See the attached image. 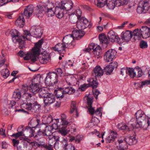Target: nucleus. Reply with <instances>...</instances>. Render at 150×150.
Instances as JSON below:
<instances>
[{
    "instance_id": "1",
    "label": "nucleus",
    "mask_w": 150,
    "mask_h": 150,
    "mask_svg": "<svg viewBox=\"0 0 150 150\" xmlns=\"http://www.w3.org/2000/svg\"><path fill=\"white\" fill-rule=\"evenodd\" d=\"M43 41V40L41 39L36 43L35 47L32 49L31 52L27 53L25 54V56L24 57V59L28 60L30 59L33 62L36 61L37 60V56L40 54V48L41 47Z\"/></svg>"
},
{
    "instance_id": "2",
    "label": "nucleus",
    "mask_w": 150,
    "mask_h": 150,
    "mask_svg": "<svg viewBox=\"0 0 150 150\" xmlns=\"http://www.w3.org/2000/svg\"><path fill=\"white\" fill-rule=\"evenodd\" d=\"M135 116L137 121V124H135V127L136 128H144L146 126H148L150 125V122L147 120L146 122V120L148 118L144 113L142 110H139L135 113Z\"/></svg>"
},
{
    "instance_id": "3",
    "label": "nucleus",
    "mask_w": 150,
    "mask_h": 150,
    "mask_svg": "<svg viewBox=\"0 0 150 150\" xmlns=\"http://www.w3.org/2000/svg\"><path fill=\"white\" fill-rule=\"evenodd\" d=\"M21 107L26 109L27 110H30L32 112H36L39 111L41 105L37 102L32 104L30 103H23L21 105Z\"/></svg>"
},
{
    "instance_id": "4",
    "label": "nucleus",
    "mask_w": 150,
    "mask_h": 150,
    "mask_svg": "<svg viewBox=\"0 0 150 150\" xmlns=\"http://www.w3.org/2000/svg\"><path fill=\"white\" fill-rule=\"evenodd\" d=\"M149 10L150 13V5L149 2L146 1H142L138 3L137 8V12L139 14L144 11Z\"/></svg>"
},
{
    "instance_id": "5",
    "label": "nucleus",
    "mask_w": 150,
    "mask_h": 150,
    "mask_svg": "<svg viewBox=\"0 0 150 150\" xmlns=\"http://www.w3.org/2000/svg\"><path fill=\"white\" fill-rule=\"evenodd\" d=\"M2 54L3 55V57H0V68L2 66H4V69H2L1 71V75L5 79L9 75V71L7 68V65L6 64H4V63L6 61L4 57V54H3L2 51Z\"/></svg>"
},
{
    "instance_id": "6",
    "label": "nucleus",
    "mask_w": 150,
    "mask_h": 150,
    "mask_svg": "<svg viewBox=\"0 0 150 150\" xmlns=\"http://www.w3.org/2000/svg\"><path fill=\"white\" fill-rule=\"evenodd\" d=\"M40 121L38 119H37L36 120H35L33 122L30 121L28 124L29 126L30 125V126H26L25 127L26 130H29L30 133V134L29 135V137H33L35 139V132L33 129V128H36L37 127L38 124L39 123Z\"/></svg>"
},
{
    "instance_id": "7",
    "label": "nucleus",
    "mask_w": 150,
    "mask_h": 150,
    "mask_svg": "<svg viewBox=\"0 0 150 150\" xmlns=\"http://www.w3.org/2000/svg\"><path fill=\"white\" fill-rule=\"evenodd\" d=\"M117 52L114 50L110 49L105 52L104 55V59L106 62L112 61L116 58Z\"/></svg>"
},
{
    "instance_id": "8",
    "label": "nucleus",
    "mask_w": 150,
    "mask_h": 150,
    "mask_svg": "<svg viewBox=\"0 0 150 150\" xmlns=\"http://www.w3.org/2000/svg\"><path fill=\"white\" fill-rule=\"evenodd\" d=\"M76 25L78 28L81 30L84 29L88 26L90 28L91 26L90 22L88 20L83 17L81 18L80 19L78 20Z\"/></svg>"
},
{
    "instance_id": "9",
    "label": "nucleus",
    "mask_w": 150,
    "mask_h": 150,
    "mask_svg": "<svg viewBox=\"0 0 150 150\" xmlns=\"http://www.w3.org/2000/svg\"><path fill=\"white\" fill-rule=\"evenodd\" d=\"M57 78L58 75L56 73L53 71L49 72L46 78L45 83L47 84H50V82L48 81V79H50L51 83L53 85L55 84L58 82Z\"/></svg>"
},
{
    "instance_id": "10",
    "label": "nucleus",
    "mask_w": 150,
    "mask_h": 150,
    "mask_svg": "<svg viewBox=\"0 0 150 150\" xmlns=\"http://www.w3.org/2000/svg\"><path fill=\"white\" fill-rule=\"evenodd\" d=\"M74 39L71 35L69 34L64 37L62 40V42L66 45V48H72L75 45L74 42L72 41Z\"/></svg>"
},
{
    "instance_id": "11",
    "label": "nucleus",
    "mask_w": 150,
    "mask_h": 150,
    "mask_svg": "<svg viewBox=\"0 0 150 150\" xmlns=\"http://www.w3.org/2000/svg\"><path fill=\"white\" fill-rule=\"evenodd\" d=\"M31 34L28 31L26 30L23 36L21 35L20 39L16 41L18 42L19 44V47L20 49H23L25 47V41L24 39L26 38L27 40H30V37Z\"/></svg>"
},
{
    "instance_id": "12",
    "label": "nucleus",
    "mask_w": 150,
    "mask_h": 150,
    "mask_svg": "<svg viewBox=\"0 0 150 150\" xmlns=\"http://www.w3.org/2000/svg\"><path fill=\"white\" fill-rule=\"evenodd\" d=\"M55 100V95L50 93L44 98L43 101L45 106H49L54 103Z\"/></svg>"
},
{
    "instance_id": "13",
    "label": "nucleus",
    "mask_w": 150,
    "mask_h": 150,
    "mask_svg": "<svg viewBox=\"0 0 150 150\" xmlns=\"http://www.w3.org/2000/svg\"><path fill=\"white\" fill-rule=\"evenodd\" d=\"M74 6V3L71 0L63 1H61V7L66 11L73 9Z\"/></svg>"
},
{
    "instance_id": "14",
    "label": "nucleus",
    "mask_w": 150,
    "mask_h": 150,
    "mask_svg": "<svg viewBox=\"0 0 150 150\" xmlns=\"http://www.w3.org/2000/svg\"><path fill=\"white\" fill-rule=\"evenodd\" d=\"M125 138L119 139L115 143L117 150H124L127 149V145Z\"/></svg>"
},
{
    "instance_id": "15",
    "label": "nucleus",
    "mask_w": 150,
    "mask_h": 150,
    "mask_svg": "<svg viewBox=\"0 0 150 150\" xmlns=\"http://www.w3.org/2000/svg\"><path fill=\"white\" fill-rule=\"evenodd\" d=\"M107 36L109 40L112 42L116 41L117 43H119L120 38L117 35V34L113 30H110L108 32Z\"/></svg>"
},
{
    "instance_id": "16",
    "label": "nucleus",
    "mask_w": 150,
    "mask_h": 150,
    "mask_svg": "<svg viewBox=\"0 0 150 150\" xmlns=\"http://www.w3.org/2000/svg\"><path fill=\"white\" fill-rule=\"evenodd\" d=\"M45 7V13H46L48 17H51L55 14L54 11L52 10L54 7V4L52 3H48L46 5H44Z\"/></svg>"
},
{
    "instance_id": "17",
    "label": "nucleus",
    "mask_w": 150,
    "mask_h": 150,
    "mask_svg": "<svg viewBox=\"0 0 150 150\" xmlns=\"http://www.w3.org/2000/svg\"><path fill=\"white\" fill-rule=\"evenodd\" d=\"M30 31L33 36L36 38H40L42 35L41 29L39 27H33L31 28Z\"/></svg>"
},
{
    "instance_id": "18",
    "label": "nucleus",
    "mask_w": 150,
    "mask_h": 150,
    "mask_svg": "<svg viewBox=\"0 0 150 150\" xmlns=\"http://www.w3.org/2000/svg\"><path fill=\"white\" fill-rule=\"evenodd\" d=\"M9 32L12 37V40L14 42H16V41L20 39L21 36H19V33L17 30L13 29L10 31L8 30L6 31V34L8 35Z\"/></svg>"
},
{
    "instance_id": "19",
    "label": "nucleus",
    "mask_w": 150,
    "mask_h": 150,
    "mask_svg": "<svg viewBox=\"0 0 150 150\" xmlns=\"http://www.w3.org/2000/svg\"><path fill=\"white\" fill-rule=\"evenodd\" d=\"M85 34L84 32L80 29L79 30H73L71 34L72 37L73 39H79L83 37Z\"/></svg>"
},
{
    "instance_id": "20",
    "label": "nucleus",
    "mask_w": 150,
    "mask_h": 150,
    "mask_svg": "<svg viewBox=\"0 0 150 150\" xmlns=\"http://www.w3.org/2000/svg\"><path fill=\"white\" fill-rule=\"evenodd\" d=\"M45 8L44 5L40 6L35 10L33 14L39 18L42 17L45 13Z\"/></svg>"
},
{
    "instance_id": "21",
    "label": "nucleus",
    "mask_w": 150,
    "mask_h": 150,
    "mask_svg": "<svg viewBox=\"0 0 150 150\" xmlns=\"http://www.w3.org/2000/svg\"><path fill=\"white\" fill-rule=\"evenodd\" d=\"M34 11L33 6L29 5L25 8L23 14L26 18H29L32 15Z\"/></svg>"
},
{
    "instance_id": "22",
    "label": "nucleus",
    "mask_w": 150,
    "mask_h": 150,
    "mask_svg": "<svg viewBox=\"0 0 150 150\" xmlns=\"http://www.w3.org/2000/svg\"><path fill=\"white\" fill-rule=\"evenodd\" d=\"M103 72L100 66H97L93 70L92 74L96 78L100 77L103 75Z\"/></svg>"
},
{
    "instance_id": "23",
    "label": "nucleus",
    "mask_w": 150,
    "mask_h": 150,
    "mask_svg": "<svg viewBox=\"0 0 150 150\" xmlns=\"http://www.w3.org/2000/svg\"><path fill=\"white\" fill-rule=\"evenodd\" d=\"M140 30L142 33V38L145 39L149 38L150 36V28L147 26H142Z\"/></svg>"
},
{
    "instance_id": "24",
    "label": "nucleus",
    "mask_w": 150,
    "mask_h": 150,
    "mask_svg": "<svg viewBox=\"0 0 150 150\" xmlns=\"http://www.w3.org/2000/svg\"><path fill=\"white\" fill-rule=\"evenodd\" d=\"M66 48V45L64 44L62 42V43H59L57 44L54 47H52V49L55 51L59 52L63 51H65Z\"/></svg>"
},
{
    "instance_id": "25",
    "label": "nucleus",
    "mask_w": 150,
    "mask_h": 150,
    "mask_svg": "<svg viewBox=\"0 0 150 150\" xmlns=\"http://www.w3.org/2000/svg\"><path fill=\"white\" fill-rule=\"evenodd\" d=\"M117 127L119 129L122 130H125L126 131H129L131 130H132L135 127V124H131V126L129 127L126 125L123 124H119L117 125Z\"/></svg>"
},
{
    "instance_id": "26",
    "label": "nucleus",
    "mask_w": 150,
    "mask_h": 150,
    "mask_svg": "<svg viewBox=\"0 0 150 150\" xmlns=\"http://www.w3.org/2000/svg\"><path fill=\"white\" fill-rule=\"evenodd\" d=\"M117 133L115 132L111 131L110 135L105 139V141L107 143H109L114 142L117 137Z\"/></svg>"
},
{
    "instance_id": "27",
    "label": "nucleus",
    "mask_w": 150,
    "mask_h": 150,
    "mask_svg": "<svg viewBox=\"0 0 150 150\" xmlns=\"http://www.w3.org/2000/svg\"><path fill=\"white\" fill-rule=\"evenodd\" d=\"M38 93H39V97L40 98H44L50 93L48 92V88L44 87L40 88Z\"/></svg>"
},
{
    "instance_id": "28",
    "label": "nucleus",
    "mask_w": 150,
    "mask_h": 150,
    "mask_svg": "<svg viewBox=\"0 0 150 150\" xmlns=\"http://www.w3.org/2000/svg\"><path fill=\"white\" fill-rule=\"evenodd\" d=\"M64 10L61 6L60 7L56 6L55 7L54 13L57 17L60 18L63 16Z\"/></svg>"
},
{
    "instance_id": "29",
    "label": "nucleus",
    "mask_w": 150,
    "mask_h": 150,
    "mask_svg": "<svg viewBox=\"0 0 150 150\" xmlns=\"http://www.w3.org/2000/svg\"><path fill=\"white\" fill-rule=\"evenodd\" d=\"M133 36L130 31L127 30L121 35V39L123 41H129Z\"/></svg>"
},
{
    "instance_id": "30",
    "label": "nucleus",
    "mask_w": 150,
    "mask_h": 150,
    "mask_svg": "<svg viewBox=\"0 0 150 150\" xmlns=\"http://www.w3.org/2000/svg\"><path fill=\"white\" fill-rule=\"evenodd\" d=\"M99 41L102 44L107 46L109 43V40L108 39L106 36L104 34H100L99 35Z\"/></svg>"
},
{
    "instance_id": "31",
    "label": "nucleus",
    "mask_w": 150,
    "mask_h": 150,
    "mask_svg": "<svg viewBox=\"0 0 150 150\" xmlns=\"http://www.w3.org/2000/svg\"><path fill=\"white\" fill-rule=\"evenodd\" d=\"M40 56L39 57L37 56V59H38L39 61L41 64H46L49 61V56L48 55L41 54L40 55Z\"/></svg>"
},
{
    "instance_id": "32",
    "label": "nucleus",
    "mask_w": 150,
    "mask_h": 150,
    "mask_svg": "<svg viewBox=\"0 0 150 150\" xmlns=\"http://www.w3.org/2000/svg\"><path fill=\"white\" fill-rule=\"evenodd\" d=\"M54 93L57 98L60 100L62 99L64 97V94L63 91V89L60 87L57 88V90L54 91Z\"/></svg>"
},
{
    "instance_id": "33",
    "label": "nucleus",
    "mask_w": 150,
    "mask_h": 150,
    "mask_svg": "<svg viewBox=\"0 0 150 150\" xmlns=\"http://www.w3.org/2000/svg\"><path fill=\"white\" fill-rule=\"evenodd\" d=\"M137 71V69L129 67L127 68L126 74L129 75L131 78H133L136 76Z\"/></svg>"
},
{
    "instance_id": "34",
    "label": "nucleus",
    "mask_w": 150,
    "mask_h": 150,
    "mask_svg": "<svg viewBox=\"0 0 150 150\" xmlns=\"http://www.w3.org/2000/svg\"><path fill=\"white\" fill-rule=\"evenodd\" d=\"M93 54L96 57L98 58L100 57L102 54L101 49L100 47L98 45H96V47L93 51Z\"/></svg>"
},
{
    "instance_id": "35",
    "label": "nucleus",
    "mask_w": 150,
    "mask_h": 150,
    "mask_svg": "<svg viewBox=\"0 0 150 150\" xmlns=\"http://www.w3.org/2000/svg\"><path fill=\"white\" fill-rule=\"evenodd\" d=\"M133 34L132 35L134 36V38L135 40H140L142 37V33L140 30V29H137L135 30L133 33Z\"/></svg>"
},
{
    "instance_id": "36",
    "label": "nucleus",
    "mask_w": 150,
    "mask_h": 150,
    "mask_svg": "<svg viewBox=\"0 0 150 150\" xmlns=\"http://www.w3.org/2000/svg\"><path fill=\"white\" fill-rule=\"evenodd\" d=\"M127 144L129 145H132L136 144L137 142L136 137L134 136H132L125 138Z\"/></svg>"
},
{
    "instance_id": "37",
    "label": "nucleus",
    "mask_w": 150,
    "mask_h": 150,
    "mask_svg": "<svg viewBox=\"0 0 150 150\" xmlns=\"http://www.w3.org/2000/svg\"><path fill=\"white\" fill-rule=\"evenodd\" d=\"M40 88L39 85L31 84L30 85L29 90L30 92L35 94L38 93Z\"/></svg>"
},
{
    "instance_id": "38",
    "label": "nucleus",
    "mask_w": 150,
    "mask_h": 150,
    "mask_svg": "<svg viewBox=\"0 0 150 150\" xmlns=\"http://www.w3.org/2000/svg\"><path fill=\"white\" fill-rule=\"evenodd\" d=\"M47 135H49V134H47V132H44L38 130L37 133L35 134V139L37 140H38L42 137Z\"/></svg>"
},
{
    "instance_id": "39",
    "label": "nucleus",
    "mask_w": 150,
    "mask_h": 150,
    "mask_svg": "<svg viewBox=\"0 0 150 150\" xmlns=\"http://www.w3.org/2000/svg\"><path fill=\"white\" fill-rule=\"evenodd\" d=\"M63 89L64 94H71L74 93L75 91L74 89L72 87L70 86L64 88Z\"/></svg>"
},
{
    "instance_id": "40",
    "label": "nucleus",
    "mask_w": 150,
    "mask_h": 150,
    "mask_svg": "<svg viewBox=\"0 0 150 150\" xmlns=\"http://www.w3.org/2000/svg\"><path fill=\"white\" fill-rule=\"evenodd\" d=\"M83 138L82 135H78L76 137H71L70 139V141H72L74 140L75 142L77 143H80V141L82 140Z\"/></svg>"
},
{
    "instance_id": "41",
    "label": "nucleus",
    "mask_w": 150,
    "mask_h": 150,
    "mask_svg": "<svg viewBox=\"0 0 150 150\" xmlns=\"http://www.w3.org/2000/svg\"><path fill=\"white\" fill-rule=\"evenodd\" d=\"M67 83L69 86L73 84V80L75 79L73 76L70 75L65 76L64 78Z\"/></svg>"
},
{
    "instance_id": "42",
    "label": "nucleus",
    "mask_w": 150,
    "mask_h": 150,
    "mask_svg": "<svg viewBox=\"0 0 150 150\" xmlns=\"http://www.w3.org/2000/svg\"><path fill=\"white\" fill-rule=\"evenodd\" d=\"M89 86H91L92 88L94 89L96 88L98 86V83L97 80H94L93 78H91L89 81Z\"/></svg>"
},
{
    "instance_id": "43",
    "label": "nucleus",
    "mask_w": 150,
    "mask_h": 150,
    "mask_svg": "<svg viewBox=\"0 0 150 150\" xmlns=\"http://www.w3.org/2000/svg\"><path fill=\"white\" fill-rule=\"evenodd\" d=\"M32 95L31 94L28 93H24L23 95L21 101L24 102L27 101L28 99H29L32 97Z\"/></svg>"
},
{
    "instance_id": "44",
    "label": "nucleus",
    "mask_w": 150,
    "mask_h": 150,
    "mask_svg": "<svg viewBox=\"0 0 150 150\" xmlns=\"http://www.w3.org/2000/svg\"><path fill=\"white\" fill-rule=\"evenodd\" d=\"M76 103L75 101H72L71 105V108L70 112L71 113H73L74 111L76 113L77 117L78 116V113L76 107Z\"/></svg>"
},
{
    "instance_id": "45",
    "label": "nucleus",
    "mask_w": 150,
    "mask_h": 150,
    "mask_svg": "<svg viewBox=\"0 0 150 150\" xmlns=\"http://www.w3.org/2000/svg\"><path fill=\"white\" fill-rule=\"evenodd\" d=\"M21 91L16 90L13 92V97L16 100H19L21 98Z\"/></svg>"
},
{
    "instance_id": "46",
    "label": "nucleus",
    "mask_w": 150,
    "mask_h": 150,
    "mask_svg": "<svg viewBox=\"0 0 150 150\" xmlns=\"http://www.w3.org/2000/svg\"><path fill=\"white\" fill-rule=\"evenodd\" d=\"M113 70V68L111 67L110 65H107L104 69V72H106L107 74H110L112 72Z\"/></svg>"
},
{
    "instance_id": "47",
    "label": "nucleus",
    "mask_w": 150,
    "mask_h": 150,
    "mask_svg": "<svg viewBox=\"0 0 150 150\" xmlns=\"http://www.w3.org/2000/svg\"><path fill=\"white\" fill-rule=\"evenodd\" d=\"M97 6L99 8L103 7L106 4L107 0H97Z\"/></svg>"
},
{
    "instance_id": "48",
    "label": "nucleus",
    "mask_w": 150,
    "mask_h": 150,
    "mask_svg": "<svg viewBox=\"0 0 150 150\" xmlns=\"http://www.w3.org/2000/svg\"><path fill=\"white\" fill-rule=\"evenodd\" d=\"M39 123L38 124V126L37 127L39 128V129L38 130L40 131H41L43 132H48V131H46V128L47 127V126L44 124H40L39 125Z\"/></svg>"
},
{
    "instance_id": "49",
    "label": "nucleus",
    "mask_w": 150,
    "mask_h": 150,
    "mask_svg": "<svg viewBox=\"0 0 150 150\" xmlns=\"http://www.w3.org/2000/svg\"><path fill=\"white\" fill-rule=\"evenodd\" d=\"M29 146L27 145L19 146L17 147V150H31Z\"/></svg>"
},
{
    "instance_id": "50",
    "label": "nucleus",
    "mask_w": 150,
    "mask_h": 150,
    "mask_svg": "<svg viewBox=\"0 0 150 150\" xmlns=\"http://www.w3.org/2000/svg\"><path fill=\"white\" fill-rule=\"evenodd\" d=\"M107 6L110 10H113L115 7V5L113 1H110L108 3L106 4Z\"/></svg>"
},
{
    "instance_id": "51",
    "label": "nucleus",
    "mask_w": 150,
    "mask_h": 150,
    "mask_svg": "<svg viewBox=\"0 0 150 150\" xmlns=\"http://www.w3.org/2000/svg\"><path fill=\"white\" fill-rule=\"evenodd\" d=\"M11 136V137H15L16 138H17L18 137L21 136H24L25 137H26L25 134H23V132L22 131L18 132L17 133L13 134Z\"/></svg>"
},
{
    "instance_id": "52",
    "label": "nucleus",
    "mask_w": 150,
    "mask_h": 150,
    "mask_svg": "<svg viewBox=\"0 0 150 150\" xmlns=\"http://www.w3.org/2000/svg\"><path fill=\"white\" fill-rule=\"evenodd\" d=\"M139 46L142 49H145L148 47L147 42L144 40L140 41Z\"/></svg>"
},
{
    "instance_id": "53",
    "label": "nucleus",
    "mask_w": 150,
    "mask_h": 150,
    "mask_svg": "<svg viewBox=\"0 0 150 150\" xmlns=\"http://www.w3.org/2000/svg\"><path fill=\"white\" fill-rule=\"evenodd\" d=\"M40 79L37 77L34 78L32 80L31 84L39 86V83H40Z\"/></svg>"
},
{
    "instance_id": "54",
    "label": "nucleus",
    "mask_w": 150,
    "mask_h": 150,
    "mask_svg": "<svg viewBox=\"0 0 150 150\" xmlns=\"http://www.w3.org/2000/svg\"><path fill=\"white\" fill-rule=\"evenodd\" d=\"M81 11L79 9H77L74 12H73L72 14L73 15H74V14H75V16H77V18L79 19V18H80L81 15Z\"/></svg>"
},
{
    "instance_id": "55",
    "label": "nucleus",
    "mask_w": 150,
    "mask_h": 150,
    "mask_svg": "<svg viewBox=\"0 0 150 150\" xmlns=\"http://www.w3.org/2000/svg\"><path fill=\"white\" fill-rule=\"evenodd\" d=\"M59 131L63 136H65L67 134V130L66 127H62L60 129Z\"/></svg>"
},
{
    "instance_id": "56",
    "label": "nucleus",
    "mask_w": 150,
    "mask_h": 150,
    "mask_svg": "<svg viewBox=\"0 0 150 150\" xmlns=\"http://www.w3.org/2000/svg\"><path fill=\"white\" fill-rule=\"evenodd\" d=\"M77 19L76 17L73 15V16H70L69 17L70 22L73 23H77L78 21L77 20Z\"/></svg>"
},
{
    "instance_id": "57",
    "label": "nucleus",
    "mask_w": 150,
    "mask_h": 150,
    "mask_svg": "<svg viewBox=\"0 0 150 150\" xmlns=\"http://www.w3.org/2000/svg\"><path fill=\"white\" fill-rule=\"evenodd\" d=\"M25 20L23 15L19 16L16 21V23H22L25 22Z\"/></svg>"
},
{
    "instance_id": "58",
    "label": "nucleus",
    "mask_w": 150,
    "mask_h": 150,
    "mask_svg": "<svg viewBox=\"0 0 150 150\" xmlns=\"http://www.w3.org/2000/svg\"><path fill=\"white\" fill-rule=\"evenodd\" d=\"M101 107H100L97 108L96 111H95L94 114L98 116L101 117L102 116V112L101 110Z\"/></svg>"
},
{
    "instance_id": "59",
    "label": "nucleus",
    "mask_w": 150,
    "mask_h": 150,
    "mask_svg": "<svg viewBox=\"0 0 150 150\" xmlns=\"http://www.w3.org/2000/svg\"><path fill=\"white\" fill-rule=\"evenodd\" d=\"M88 109L90 114L91 115L94 114L95 110L94 108L92 107V106H89L88 107Z\"/></svg>"
},
{
    "instance_id": "60",
    "label": "nucleus",
    "mask_w": 150,
    "mask_h": 150,
    "mask_svg": "<svg viewBox=\"0 0 150 150\" xmlns=\"http://www.w3.org/2000/svg\"><path fill=\"white\" fill-rule=\"evenodd\" d=\"M87 104L88 105V106H92L93 102V98L92 97H90L88 96H87Z\"/></svg>"
},
{
    "instance_id": "61",
    "label": "nucleus",
    "mask_w": 150,
    "mask_h": 150,
    "mask_svg": "<svg viewBox=\"0 0 150 150\" xmlns=\"http://www.w3.org/2000/svg\"><path fill=\"white\" fill-rule=\"evenodd\" d=\"M29 88V86H28L27 85H23L22 86V88H21V90L20 91L21 92L23 91L24 93H26Z\"/></svg>"
},
{
    "instance_id": "62",
    "label": "nucleus",
    "mask_w": 150,
    "mask_h": 150,
    "mask_svg": "<svg viewBox=\"0 0 150 150\" xmlns=\"http://www.w3.org/2000/svg\"><path fill=\"white\" fill-rule=\"evenodd\" d=\"M89 86V85L88 84L84 83L83 85H82L80 86L79 89H81L82 91H84L85 90V89Z\"/></svg>"
},
{
    "instance_id": "63",
    "label": "nucleus",
    "mask_w": 150,
    "mask_h": 150,
    "mask_svg": "<svg viewBox=\"0 0 150 150\" xmlns=\"http://www.w3.org/2000/svg\"><path fill=\"white\" fill-rule=\"evenodd\" d=\"M145 85H149L150 87V80H146L141 82V87H142Z\"/></svg>"
},
{
    "instance_id": "64",
    "label": "nucleus",
    "mask_w": 150,
    "mask_h": 150,
    "mask_svg": "<svg viewBox=\"0 0 150 150\" xmlns=\"http://www.w3.org/2000/svg\"><path fill=\"white\" fill-rule=\"evenodd\" d=\"M65 148L66 149H67V150H76L75 149V148L74 146L71 145L69 146H68V148L67 149V146L68 145L67 144V143L66 142H65Z\"/></svg>"
}]
</instances>
